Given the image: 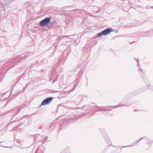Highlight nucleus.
Segmentation results:
<instances>
[{"label": "nucleus", "instance_id": "39448f33", "mask_svg": "<svg viewBox=\"0 0 153 153\" xmlns=\"http://www.w3.org/2000/svg\"><path fill=\"white\" fill-rule=\"evenodd\" d=\"M22 108L21 107H18L14 109V111L16 113H18V112L20 111L21 109Z\"/></svg>", "mask_w": 153, "mask_h": 153}, {"label": "nucleus", "instance_id": "20e7f679", "mask_svg": "<svg viewBox=\"0 0 153 153\" xmlns=\"http://www.w3.org/2000/svg\"><path fill=\"white\" fill-rule=\"evenodd\" d=\"M76 35V34H73L69 36H60L57 39V41L58 42H59L61 40L63 39L65 37H69V39H73L74 38L73 37L74 36H75Z\"/></svg>", "mask_w": 153, "mask_h": 153}, {"label": "nucleus", "instance_id": "423d86ee", "mask_svg": "<svg viewBox=\"0 0 153 153\" xmlns=\"http://www.w3.org/2000/svg\"><path fill=\"white\" fill-rule=\"evenodd\" d=\"M12 2V1H9V0H6V3H4V5H7L9 3H10Z\"/></svg>", "mask_w": 153, "mask_h": 153}, {"label": "nucleus", "instance_id": "f257e3e1", "mask_svg": "<svg viewBox=\"0 0 153 153\" xmlns=\"http://www.w3.org/2000/svg\"><path fill=\"white\" fill-rule=\"evenodd\" d=\"M113 30L110 28H108L101 33L97 34V36L100 37L102 35H106L109 34L111 32H112Z\"/></svg>", "mask_w": 153, "mask_h": 153}, {"label": "nucleus", "instance_id": "6e6552de", "mask_svg": "<svg viewBox=\"0 0 153 153\" xmlns=\"http://www.w3.org/2000/svg\"><path fill=\"white\" fill-rule=\"evenodd\" d=\"M77 84H76V85H74V88H76V87H77Z\"/></svg>", "mask_w": 153, "mask_h": 153}, {"label": "nucleus", "instance_id": "9d476101", "mask_svg": "<svg viewBox=\"0 0 153 153\" xmlns=\"http://www.w3.org/2000/svg\"><path fill=\"white\" fill-rule=\"evenodd\" d=\"M48 138V137H46L45 138V140H46V139H47V138Z\"/></svg>", "mask_w": 153, "mask_h": 153}, {"label": "nucleus", "instance_id": "0eeeda50", "mask_svg": "<svg viewBox=\"0 0 153 153\" xmlns=\"http://www.w3.org/2000/svg\"><path fill=\"white\" fill-rule=\"evenodd\" d=\"M57 80V79H54L53 80V83H54L56 82Z\"/></svg>", "mask_w": 153, "mask_h": 153}, {"label": "nucleus", "instance_id": "4468645a", "mask_svg": "<svg viewBox=\"0 0 153 153\" xmlns=\"http://www.w3.org/2000/svg\"><path fill=\"white\" fill-rule=\"evenodd\" d=\"M53 71H52V74H51V76H53Z\"/></svg>", "mask_w": 153, "mask_h": 153}, {"label": "nucleus", "instance_id": "1a4fd4ad", "mask_svg": "<svg viewBox=\"0 0 153 153\" xmlns=\"http://www.w3.org/2000/svg\"><path fill=\"white\" fill-rule=\"evenodd\" d=\"M38 63L37 61H36V62L34 63V65H36V64H38Z\"/></svg>", "mask_w": 153, "mask_h": 153}, {"label": "nucleus", "instance_id": "f8f14e48", "mask_svg": "<svg viewBox=\"0 0 153 153\" xmlns=\"http://www.w3.org/2000/svg\"><path fill=\"white\" fill-rule=\"evenodd\" d=\"M12 62H10V65H11L12 64Z\"/></svg>", "mask_w": 153, "mask_h": 153}, {"label": "nucleus", "instance_id": "2eb2a0df", "mask_svg": "<svg viewBox=\"0 0 153 153\" xmlns=\"http://www.w3.org/2000/svg\"><path fill=\"white\" fill-rule=\"evenodd\" d=\"M70 119H74V118H70Z\"/></svg>", "mask_w": 153, "mask_h": 153}, {"label": "nucleus", "instance_id": "ddd939ff", "mask_svg": "<svg viewBox=\"0 0 153 153\" xmlns=\"http://www.w3.org/2000/svg\"><path fill=\"white\" fill-rule=\"evenodd\" d=\"M42 128V127H41V126H40V127L39 128V129H41Z\"/></svg>", "mask_w": 153, "mask_h": 153}, {"label": "nucleus", "instance_id": "9b49d317", "mask_svg": "<svg viewBox=\"0 0 153 153\" xmlns=\"http://www.w3.org/2000/svg\"><path fill=\"white\" fill-rule=\"evenodd\" d=\"M38 149L36 151L35 153H37L38 150Z\"/></svg>", "mask_w": 153, "mask_h": 153}, {"label": "nucleus", "instance_id": "7ed1b4c3", "mask_svg": "<svg viewBox=\"0 0 153 153\" xmlns=\"http://www.w3.org/2000/svg\"><path fill=\"white\" fill-rule=\"evenodd\" d=\"M54 99L53 97L47 98L45 99L42 102L41 105H45L50 103Z\"/></svg>", "mask_w": 153, "mask_h": 153}, {"label": "nucleus", "instance_id": "f03ea898", "mask_svg": "<svg viewBox=\"0 0 153 153\" xmlns=\"http://www.w3.org/2000/svg\"><path fill=\"white\" fill-rule=\"evenodd\" d=\"M51 18L46 17L40 22L39 25L43 27L49 24Z\"/></svg>", "mask_w": 153, "mask_h": 153}, {"label": "nucleus", "instance_id": "dca6fc26", "mask_svg": "<svg viewBox=\"0 0 153 153\" xmlns=\"http://www.w3.org/2000/svg\"><path fill=\"white\" fill-rule=\"evenodd\" d=\"M1 143V142H0V143Z\"/></svg>", "mask_w": 153, "mask_h": 153}]
</instances>
